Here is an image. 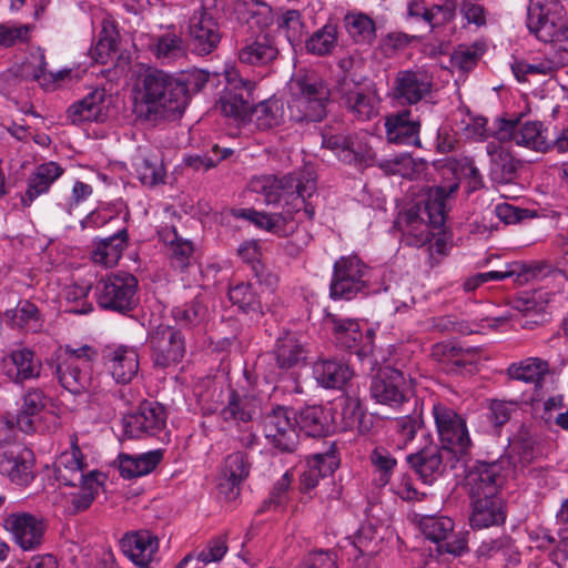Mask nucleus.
I'll use <instances>...</instances> for the list:
<instances>
[{"label": "nucleus", "instance_id": "1", "mask_svg": "<svg viewBox=\"0 0 568 568\" xmlns=\"http://www.w3.org/2000/svg\"><path fill=\"white\" fill-rule=\"evenodd\" d=\"M253 191L263 195L266 204L284 202L280 213H264L255 210H243L241 216L261 230L278 236H288L296 230L295 214L304 210L308 219L315 214L314 206L306 202L316 191V181L310 171L290 173L281 179L268 175L251 182Z\"/></svg>", "mask_w": 568, "mask_h": 568}, {"label": "nucleus", "instance_id": "2", "mask_svg": "<svg viewBox=\"0 0 568 568\" xmlns=\"http://www.w3.org/2000/svg\"><path fill=\"white\" fill-rule=\"evenodd\" d=\"M187 106L183 84L176 75L148 70L136 83L134 113L146 121L176 120Z\"/></svg>", "mask_w": 568, "mask_h": 568}, {"label": "nucleus", "instance_id": "3", "mask_svg": "<svg viewBox=\"0 0 568 568\" xmlns=\"http://www.w3.org/2000/svg\"><path fill=\"white\" fill-rule=\"evenodd\" d=\"M458 189L457 182L430 187L417 202L398 213L395 226L408 245L419 247L430 243L432 227L439 229L445 224L447 201Z\"/></svg>", "mask_w": 568, "mask_h": 568}, {"label": "nucleus", "instance_id": "4", "mask_svg": "<svg viewBox=\"0 0 568 568\" xmlns=\"http://www.w3.org/2000/svg\"><path fill=\"white\" fill-rule=\"evenodd\" d=\"M288 110L295 122H320L326 116L331 90L313 69L296 70L288 82Z\"/></svg>", "mask_w": 568, "mask_h": 568}, {"label": "nucleus", "instance_id": "5", "mask_svg": "<svg viewBox=\"0 0 568 568\" xmlns=\"http://www.w3.org/2000/svg\"><path fill=\"white\" fill-rule=\"evenodd\" d=\"M97 352L89 345L72 348L61 347L52 361L55 378L61 387L73 395L88 393L94 388L93 362Z\"/></svg>", "mask_w": 568, "mask_h": 568}, {"label": "nucleus", "instance_id": "6", "mask_svg": "<svg viewBox=\"0 0 568 568\" xmlns=\"http://www.w3.org/2000/svg\"><path fill=\"white\" fill-rule=\"evenodd\" d=\"M433 416L442 448L446 454L453 455L456 464L466 467L473 447L466 420L453 408L440 402L433 405Z\"/></svg>", "mask_w": 568, "mask_h": 568}, {"label": "nucleus", "instance_id": "7", "mask_svg": "<svg viewBox=\"0 0 568 568\" xmlns=\"http://www.w3.org/2000/svg\"><path fill=\"white\" fill-rule=\"evenodd\" d=\"M216 0H199L189 18L187 34L192 50L199 55L213 52L221 39Z\"/></svg>", "mask_w": 568, "mask_h": 568}, {"label": "nucleus", "instance_id": "8", "mask_svg": "<svg viewBox=\"0 0 568 568\" xmlns=\"http://www.w3.org/2000/svg\"><path fill=\"white\" fill-rule=\"evenodd\" d=\"M136 277L124 272L102 277L94 287L98 305L103 310L121 314H125L136 306Z\"/></svg>", "mask_w": 568, "mask_h": 568}, {"label": "nucleus", "instance_id": "9", "mask_svg": "<svg viewBox=\"0 0 568 568\" xmlns=\"http://www.w3.org/2000/svg\"><path fill=\"white\" fill-rule=\"evenodd\" d=\"M369 267L356 255L342 256L333 266L329 286L333 300H353L368 285Z\"/></svg>", "mask_w": 568, "mask_h": 568}, {"label": "nucleus", "instance_id": "10", "mask_svg": "<svg viewBox=\"0 0 568 568\" xmlns=\"http://www.w3.org/2000/svg\"><path fill=\"white\" fill-rule=\"evenodd\" d=\"M295 425L293 410L277 406L264 415L262 430L267 444L273 448L281 453H293L300 442Z\"/></svg>", "mask_w": 568, "mask_h": 568}, {"label": "nucleus", "instance_id": "11", "mask_svg": "<svg viewBox=\"0 0 568 568\" xmlns=\"http://www.w3.org/2000/svg\"><path fill=\"white\" fill-rule=\"evenodd\" d=\"M166 419L162 404L143 400L134 412L123 417V433L129 438L154 437L165 429Z\"/></svg>", "mask_w": 568, "mask_h": 568}, {"label": "nucleus", "instance_id": "12", "mask_svg": "<svg viewBox=\"0 0 568 568\" xmlns=\"http://www.w3.org/2000/svg\"><path fill=\"white\" fill-rule=\"evenodd\" d=\"M410 379L404 373L392 366L378 368L371 382V396L376 403L393 408L400 407L408 402Z\"/></svg>", "mask_w": 568, "mask_h": 568}, {"label": "nucleus", "instance_id": "13", "mask_svg": "<svg viewBox=\"0 0 568 568\" xmlns=\"http://www.w3.org/2000/svg\"><path fill=\"white\" fill-rule=\"evenodd\" d=\"M454 520L447 516L424 515L419 528L424 536L438 544V551L460 556L468 550V532H454Z\"/></svg>", "mask_w": 568, "mask_h": 568}, {"label": "nucleus", "instance_id": "14", "mask_svg": "<svg viewBox=\"0 0 568 568\" xmlns=\"http://www.w3.org/2000/svg\"><path fill=\"white\" fill-rule=\"evenodd\" d=\"M509 471L507 460L477 462L466 476L470 497H494L506 484Z\"/></svg>", "mask_w": 568, "mask_h": 568}, {"label": "nucleus", "instance_id": "15", "mask_svg": "<svg viewBox=\"0 0 568 568\" xmlns=\"http://www.w3.org/2000/svg\"><path fill=\"white\" fill-rule=\"evenodd\" d=\"M495 135L499 142L514 141L517 145L538 152H546L551 145L539 121L520 123L518 120L501 119Z\"/></svg>", "mask_w": 568, "mask_h": 568}, {"label": "nucleus", "instance_id": "16", "mask_svg": "<svg viewBox=\"0 0 568 568\" xmlns=\"http://www.w3.org/2000/svg\"><path fill=\"white\" fill-rule=\"evenodd\" d=\"M210 394L215 400L203 408L212 414L219 412L225 422L247 424L255 413V404L251 397L241 396L232 388L213 387Z\"/></svg>", "mask_w": 568, "mask_h": 568}, {"label": "nucleus", "instance_id": "17", "mask_svg": "<svg viewBox=\"0 0 568 568\" xmlns=\"http://www.w3.org/2000/svg\"><path fill=\"white\" fill-rule=\"evenodd\" d=\"M150 347L155 366L165 368L179 364L185 355L183 334L173 326L160 325L150 335Z\"/></svg>", "mask_w": 568, "mask_h": 568}, {"label": "nucleus", "instance_id": "18", "mask_svg": "<svg viewBox=\"0 0 568 568\" xmlns=\"http://www.w3.org/2000/svg\"><path fill=\"white\" fill-rule=\"evenodd\" d=\"M394 97L402 104H417L432 93L433 78L425 70H400L394 79Z\"/></svg>", "mask_w": 568, "mask_h": 568}, {"label": "nucleus", "instance_id": "19", "mask_svg": "<svg viewBox=\"0 0 568 568\" xmlns=\"http://www.w3.org/2000/svg\"><path fill=\"white\" fill-rule=\"evenodd\" d=\"M33 454L22 446L0 450V474L18 486H28L34 478Z\"/></svg>", "mask_w": 568, "mask_h": 568}, {"label": "nucleus", "instance_id": "20", "mask_svg": "<svg viewBox=\"0 0 568 568\" xmlns=\"http://www.w3.org/2000/svg\"><path fill=\"white\" fill-rule=\"evenodd\" d=\"M255 83L250 80H230L219 101V108L225 116L244 121L250 118Z\"/></svg>", "mask_w": 568, "mask_h": 568}, {"label": "nucleus", "instance_id": "21", "mask_svg": "<svg viewBox=\"0 0 568 568\" xmlns=\"http://www.w3.org/2000/svg\"><path fill=\"white\" fill-rule=\"evenodd\" d=\"M346 77H343L336 84V92L339 94L346 110L358 121H368L378 114L379 100L375 92L359 88H348Z\"/></svg>", "mask_w": 568, "mask_h": 568}, {"label": "nucleus", "instance_id": "22", "mask_svg": "<svg viewBox=\"0 0 568 568\" xmlns=\"http://www.w3.org/2000/svg\"><path fill=\"white\" fill-rule=\"evenodd\" d=\"M432 357L450 374H474L478 356L474 348H463L452 343H437L432 347Z\"/></svg>", "mask_w": 568, "mask_h": 568}, {"label": "nucleus", "instance_id": "23", "mask_svg": "<svg viewBox=\"0 0 568 568\" xmlns=\"http://www.w3.org/2000/svg\"><path fill=\"white\" fill-rule=\"evenodd\" d=\"M6 528L23 550H34L42 545L47 526L34 515L20 513L6 519Z\"/></svg>", "mask_w": 568, "mask_h": 568}, {"label": "nucleus", "instance_id": "24", "mask_svg": "<svg viewBox=\"0 0 568 568\" xmlns=\"http://www.w3.org/2000/svg\"><path fill=\"white\" fill-rule=\"evenodd\" d=\"M386 140L393 144L423 149L419 138L420 122L412 119L409 110L393 113L385 119Z\"/></svg>", "mask_w": 568, "mask_h": 568}, {"label": "nucleus", "instance_id": "25", "mask_svg": "<svg viewBox=\"0 0 568 568\" xmlns=\"http://www.w3.org/2000/svg\"><path fill=\"white\" fill-rule=\"evenodd\" d=\"M41 369V361L29 348L14 349L2 359L3 374L16 384L38 378Z\"/></svg>", "mask_w": 568, "mask_h": 568}, {"label": "nucleus", "instance_id": "26", "mask_svg": "<svg viewBox=\"0 0 568 568\" xmlns=\"http://www.w3.org/2000/svg\"><path fill=\"white\" fill-rule=\"evenodd\" d=\"M120 546L122 552L138 567L148 568L159 550V539L149 530L125 534Z\"/></svg>", "mask_w": 568, "mask_h": 568}, {"label": "nucleus", "instance_id": "27", "mask_svg": "<svg viewBox=\"0 0 568 568\" xmlns=\"http://www.w3.org/2000/svg\"><path fill=\"white\" fill-rule=\"evenodd\" d=\"M447 455L444 448L430 445L407 455L406 460L424 483L430 484L444 474L446 467L444 459Z\"/></svg>", "mask_w": 568, "mask_h": 568}, {"label": "nucleus", "instance_id": "28", "mask_svg": "<svg viewBox=\"0 0 568 568\" xmlns=\"http://www.w3.org/2000/svg\"><path fill=\"white\" fill-rule=\"evenodd\" d=\"M338 465L339 460L336 456L334 443L329 445L327 450L314 454L307 460L306 469L300 476L301 493L307 494L313 490L318 485L320 479L332 475Z\"/></svg>", "mask_w": 568, "mask_h": 568}, {"label": "nucleus", "instance_id": "29", "mask_svg": "<svg viewBox=\"0 0 568 568\" xmlns=\"http://www.w3.org/2000/svg\"><path fill=\"white\" fill-rule=\"evenodd\" d=\"M250 462L247 456L241 452L230 454L224 462L219 478V489L226 498H234L239 495V487L250 474Z\"/></svg>", "mask_w": 568, "mask_h": 568}, {"label": "nucleus", "instance_id": "30", "mask_svg": "<svg viewBox=\"0 0 568 568\" xmlns=\"http://www.w3.org/2000/svg\"><path fill=\"white\" fill-rule=\"evenodd\" d=\"M105 90L95 89L71 104L67 111L68 119L73 124L82 122H102L106 119Z\"/></svg>", "mask_w": 568, "mask_h": 568}, {"label": "nucleus", "instance_id": "31", "mask_svg": "<svg viewBox=\"0 0 568 568\" xmlns=\"http://www.w3.org/2000/svg\"><path fill=\"white\" fill-rule=\"evenodd\" d=\"M470 498L473 500V511L470 516V525L473 528H488L505 523L506 511L500 496Z\"/></svg>", "mask_w": 568, "mask_h": 568}, {"label": "nucleus", "instance_id": "32", "mask_svg": "<svg viewBox=\"0 0 568 568\" xmlns=\"http://www.w3.org/2000/svg\"><path fill=\"white\" fill-rule=\"evenodd\" d=\"M239 60L248 65H265L274 61L278 50L273 39L264 32L246 39L239 49Z\"/></svg>", "mask_w": 568, "mask_h": 568}, {"label": "nucleus", "instance_id": "33", "mask_svg": "<svg viewBox=\"0 0 568 568\" xmlns=\"http://www.w3.org/2000/svg\"><path fill=\"white\" fill-rule=\"evenodd\" d=\"M50 397L38 387H30L22 396L21 407L14 420L8 422L10 427L17 426L21 432L31 433L34 429V417L44 410Z\"/></svg>", "mask_w": 568, "mask_h": 568}, {"label": "nucleus", "instance_id": "34", "mask_svg": "<svg viewBox=\"0 0 568 568\" xmlns=\"http://www.w3.org/2000/svg\"><path fill=\"white\" fill-rule=\"evenodd\" d=\"M276 364L280 368L288 369L304 364L307 352L296 333L283 331L276 338L274 348Z\"/></svg>", "mask_w": 568, "mask_h": 568}, {"label": "nucleus", "instance_id": "35", "mask_svg": "<svg viewBox=\"0 0 568 568\" xmlns=\"http://www.w3.org/2000/svg\"><path fill=\"white\" fill-rule=\"evenodd\" d=\"M105 357L108 368L116 383L128 384L139 372V355L133 347L119 346Z\"/></svg>", "mask_w": 568, "mask_h": 568}, {"label": "nucleus", "instance_id": "36", "mask_svg": "<svg viewBox=\"0 0 568 568\" xmlns=\"http://www.w3.org/2000/svg\"><path fill=\"white\" fill-rule=\"evenodd\" d=\"M63 173V169L55 162H48L39 165L28 179V189L21 196V204L24 207L40 195L47 193L55 180Z\"/></svg>", "mask_w": 568, "mask_h": 568}, {"label": "nucleus", "instance_id": "37", "mask_svg": "<svg viewBox=\"0 0 568 568\" xmlns=\"http://www.w3.org/2000/svg\"><path fill=\"white\" fill-rule=\"evenodd\" d=\"M354 373L351 367L336 359H318L313 365V376L325 388H342L351 381Z\"/></svg>", "mask_w": 568, "mask_h": 568}, {"label": "nucleus", "instance_id": "38", "mask_svg": "<svg viewBox=\"0 0 568 568\" xmlns=\"http://www.w3.org/2000/svg\"><path fill=\"white\" fill-rule=\"evenodd\" d=\"M293 418L301 432L310 437L326 436L333 428L331 416L322 406H306L298 414L293 412Z\"/></svg>", "mask_w": 568, "mask_h": 568}, {"label": "nucleus", "instance_id": "39", "mask_svg": "<svg viewBox=\"0 0 568 568\" xmlns=\"http://www.w3.org/2000/svg\"><path fill=\"white\" fill-rule=\"evenodd\" d=\"M487 153L490 156V175L497 183H510L515 180L520 162L500 144L490 142L487 144Z\"/></svg>", "mask_w": 568, "mask_h": 568}, {"label": "nucleus", "instance_id": "40", "mask_svg": "<svg viewBox=\"0 0 568 568\" xmlns=\"http://www.w3.org/2000/svg\"><path fill=\"white\" fill-rule=\"evenodd\" d=\"M163 452L155 449L139 455H119V470L123 478H134L150 474L160 464Z\"/></svg>", "mask_w": 568, "mask_h": 568}, {"label": "nucleus", "instance_id": "41", "mask_svg": "<svg viewBox=\"0 0 568 568\" xmlns=\"http://www.w3.org/2000/svg\"><path fill=\"white\" fill-rule=\"evenodd\" d=\"M129 234L126 229H122L114 234L97 242L92 251V260L106 267L114 266L122 256L128 246Z\"/></svg>", "mask_w": 568, "mask_h": 568}, {"label": "nucleus", "instance_id": "42", "mask_svg": "<svg viewBox=\"0 0 568 568\" xmlns=\"http://www.w3.org/2000/svg\"><path fill=\"white\" fill-rule=\"evenodd\" d=\"M160 239L170 246L171 264L181 271L185 270L193 258V243L179 236L174 226H165L159 231Z\"/></svg>", "mask_w": 568, "mask_h": 568}, {"label": "nucleus", "instance_id": "43", "mask_svg": "<svg viewBox=\"0 0 568 568\" xmlns=\"http://www.w3.org/2000/svg\"><path fill=\"white\" fill-rule=\"evenodd\" d=\"M149 48L153 55L164 63H171L186 55L183 38L173 31L154 37Z\"/></svg>", "mask_w": 568, "mask_h": 568}, {"label": "nucleus", "instance_id": "44", "mask_svg": "<svg viewBox=\"0 0 568 568\" xmlns=\"http://www.w3.org/2000/svg\"><path fill=\"white\" fill-rule=\"evenodd\" d=\"M80 449L77 447L71 453L61 454L55 463V477L67 486H77L85 479L83 474Z\"/></svg>", "mask_w": 568, "mask_h": 568}, {"label": "nucleus", "instance_id": "45", "mask_svg": "<svg viewBox=\"0 0 568 568\" xmlns=\"http://www.w3.org/2000/svg\"><path fill=\"white\" fill-rule=\"evenodd\" d=\"M527 27L538 40L545 43H551L559 24L549 20L542 6L535 4L528 8Z\"/></svg>", "mask_w": 568, "mask_h": 568}, {"label": "nucleus", "instance_id": "46", "mask_svg": "<svg viewBox=\"0 0 568 568\" xmlns=\"http://www.w3.org/2000/svg\"><path fill=\"white\" fill-rule=\"evenodd\" d=\"M548 373V362L537 357H530L519 363H514L508 367V375L511 378L525 383H539Z\"/></svg>", "mask_w": 568, "mask_h": 568}, {"label": "nucleus", "instance_id": "47", "mask_svg": "<svg viewBox=\"0 0 568 568\" xmlns=\"http://www.w3.org/2000/svg\"><path fill=\"white\" fill-rule=\"evenodd\" d=\"M118 41L119 33L113 22L103 20L99 40L91 49L92 59L101 64L108 63L109 59L116 52Z\"/></svg>", "mask_w": 568, "mask_h": 568}, {"label": "nucleus", "instance_id": "48", "mask_svg": "<svg viewBox=\"0 0 568 568\" xmlns=\"http://www.w3.org/2000/svg\"><path fill=\"white\" fill-rule=\"evenodd\" d=\"M105 476L100 471H90L85 479L80 481V491L71 498L73 513L87 510L93 503L102 485V478Z\"/></svg>", "mask_w": 568, "mask_h": 568}, {"label": "nucleus", "instance_id": "49", "mask_svg": "<svg viewBox=\"0 0 568 568\" xmlns=\"http://www.w3.org/2000/svg\"><path fill=\"white\" fill-rule=\"evenodd\" d=\"M326 324L331 325L338 344L351 349L362 341L359 324L351 318L328 316Z\"/></svg>", "mask_w": 568, "mask_h": 568}, {"label": "nucleus", "instance_id": "50", "mask_svg": "<svg viewBox=\"0 0 568 568\" xmlns=\"http://www.w3.org/2000/svg\"><path fill=\"white\" fill-rule=\"evenodd\" d=\"M345 27L351 38L361 44H371L376 38L375 22L364 13H349Z\"/></svg>", "mask_w": 568, "mask_h": 568}, {"label": "nucleus", "instance_id": "51", "mask_svg": "<svg viewBox=\"0 0 568 568\" xmlns=\"http://www.w3.org/2000/svg\"><path fill=\"white\" fill-rule=\"evenodd\" d=\"M229 298L232 304L237 305L247 314H263L261 298L251 283H240L232 286L229 291Z\"/></svg>", "mask_w": 568, "mask_h": 568}, {"label": "nucleus", "instance_id": "52", "mask_svg": "<svg viewBox=\"0 0 568 568\" xmlns=\"http://www.w3.org/2000/svg\"><path fill=\"white\" fill-rule=\"evenodd\" d=\"M277 28L284 33L287 41L294 47L302 43L307 33L300 11L291 9L277 16Z\"/></svg>", "mask_w": 568, "mask_h": 568}, {"label": "nucleus", "instance_id": "53", "mask_svg": "<svg viewBox=\"0 0 568 568\" xmlns=\"http://www.w3.org/2000/svg\"><path fill=\"white\" fill-rule=\"evenodd\" d=\"M342 161L365 169L376 164V153L367 142L352 136Z\"/></svg>", "mask_w": 568, "mask_h": 568}, {"label": "nucleus", "instance_id": "54", "mask_svg": "<svg viewBox=\"0 0 568 568\" xmlns=\"http://www.w3.org/2000/svg\"><path fill=\"white\" fill-rule=\"evenodd\" d=\"M176 323L183 326H196L207 317V307L196 297L183 305L175 306L171 311Z\"/></svg>", "mask_w": 568, "mask_h": 568}, {"label": "nucleus", "instance_id": "55", "mask_svg": "<svg viewBox=\"0 0 568 568\" xmlns=\"http://www.w3.org/2000/svg\"><path fill=\"white\" fill-rule=\"evenodd\" d=\"M336 44V26L325 24L306 41V49L308 52L322 57L329 54L335 49Z\"/></svg>", "mask_w": 568, "mask_h": 568}, {"label": "nucleus", "instance_id": "56", "mask_svg": "<svg viewBox=\"0 0 568 568\" xmlns=\"http://www.w3.org/2000/svg\"><path fill=\"white\" fill-rule=\"evenodd\" d=\"M237 12L252 26L261 29L270 26L273 21L272 9L265 4L253 0H243L236 4Z\"/></svg>", "mask_w": 568, "mask_h": 568}, {"label": "nucleus", "instance_id": "57", "mask_svg": "<svg viewBox=\"0 0 568 568\" xmlns=\"http://www.w3.org/2000/svg\"><path fill=\"white\" fill-rule=\"evenodd\" d=\"M322 146L336 153L341 159L345 154L353 135L345 134L341 123L324 125L321 130Z\"/></svg>", "mask_w": 568, "mask_h": 568}, {"label": "nucleus", "instance_id": "58", "mask_svg": "<svg viewBox=\"0 0 568 568\" xmlns=\"http://www.w3.org/2000/svg\"><path fill=\"white\" fill-rule=\"evenodd\" d=\"M383 537L378 534L376 527L371 524H363L356 534L352 537V545L362 555H373L377 551Z\"/></svg>", "mask_w": 568, "mask_h": 568}, {"label": "nucleus", "instance_id": "59", "mask_svg": "<svg viewBox=\"0 0 568 568\" xmlns=\"http://www.w3.org/2000/svg\"><path fill=\"white\" fill-rule=\"evenodd\" d=\"M423 420L419 416H403L395 420V445L403 450L415 438Z\"/></svg>", "mask_w": 568, "mask_h": 568}, {"label": "nucleus", "instance_id": "60", "mask_svg": "<svg viewBox=\"0 0 568 568\" xmlns=\"http://www.w3.org/2000/svg\"><path fill=\"white\" fill-rule=\"evenodd\" d=\"M511 550V540L507 537L487 539L481 541L476 554L479 560L498 559L506 560Z\"/></svg>", "mask_w": 568, "mask_h": 568}, {"label": "nucleus", "instance_id": "61", "mask_svg": "<svg viewBox=\"0 0 568 568\" xmlns=\"http://www.w3.org/2000/svg\"><path fill=\"white\" fill-rule=\"evenodd\" d=\"M250 116H255L257 125L261 129H271L277 125L281 120L278 102L265 100L256 105L252 103Z\"/></svg>", "mask_w": 568, "mask_h": 568}, {"label": "nucleus", "instance_id": "62", "mask_svg": "<svg viewBox=\"0 0 568 568\" xmlns=\"http://www.w3.org/2000/svg\"><path fill=\"white\" fill-rule=\"evenodd\" d=\"M33 29L31 24L0 23V48H11L18 43H27Z\"/></svg>", "mask_w": 568, "mask_h": 568}, {"label": "nucleus", "instance_id": "63", "mask_svg": "<svg viewBox=\"0 0 568 568\" xmlns=\"http://www.w3.org/2000/svg\"><path fill=\"white\" fill-rule=\"evenodd\" d=\"M484 53L481 45H459L452 54V64L464 72L475 68Z\"/></svg>", "mask_w": 568, "mask_h": 568}, {"label": "nucleus", "instance_id": "64", "mask_svg": "<svg viewBox=\"0 0 568 568\" xmlns=\"http://www.w3.org/2000/svg\"><path fill=\"white\" fill-rule=\"evenodd\" d=\"M372 465L379 473L378 481L381 485H386L397 465L396 459L384 447H376L369 456Z\"/></svg>", "mask_w": 568, "mask_h": 568}]
</instances>
